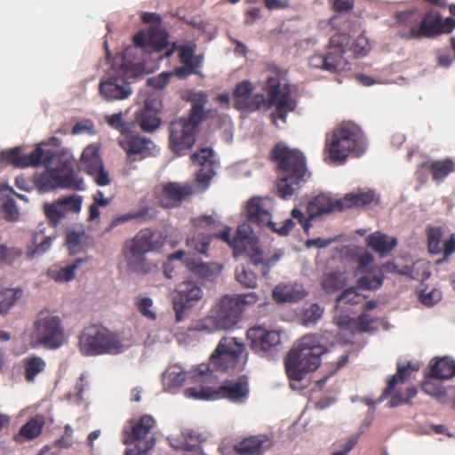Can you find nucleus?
Listing matches in <instances>:
<instances>
[{
    "instance_id": "nucleus-1",
    "label": "nucleus",
    "mask_w": 455,
    "mask_h": 455,
    "mask_svg": "<svg viewBox=\"0 0 455 455\" xmlns=\"http://www.w3.org/2000/svg\"><path fill=\"white\" fill-rule=\"evenodd\" d=\"M270 158L277 165V194L289 199L297 194L311 177L306 156L297 148H291L283 142L276 143L270 152Z\"/></svg>"
},
{
    "instance_id": "nucleus-2",
    "label": "nucleus",
    "mask_w": 455,
    "mask_h": 455,
    "mask_svg": "<svg viewBox=\"0 0 455 455\" xmlns=\"http://www.w3.org/2000/svg\"><path fill=\"white\" fill-rule=\"evenodd\" d=\"M208 100V93L204 91L190 92L188 100L191 108L188 116L171 122L169 144L174 153L181 155L194 146L200 125L208 117V111L204 109Z\"/></svg>"
},
{
    "instance_id": "nucleus-3",
    "label": "nucleus",
    "mask_w": 455,
    "mask_h": 455,
    "mask_svg": "<svg viewBox=\"0 0 455 455\" xmlns=\"http://www.w3.org/2000/svg\"><path fill=\"white\" fill-rule=\"evenodd\" d=\"M246 361L244 344L235 338L223 337L210 357V365H198L193 370L191 378L194 382H204L211 377L213 370L242 371Z\"/></svg>"
},
{
    "instance_id": "nucleus-4",
    "label": "nucleus",
    "mask_w": 455,
    "mask_h": 455,
    "mask_svg": "<svg viewBox=\"0 0 455 455\" xmlns=\"http://www.w3.org/2000/svg\"><path fill=\"white\" fill-rule=\"evenodd\" d=\"M366 149L364 133L361 128L350 122L343 123L327 136L323 154L324 160L340 164L349 155L360 156Z\"/></svg>"
},
{
    "instance_id": "nucleus-5",
    "label": "nucleus",
    "mask_w": 455,
    "mask_h": 455,
    "mask_svg": "<svg viewBox=\"0 0 455 455\" xmlns=\"http://www.w3.org/2000/svg\"><path fill=\"white\" fill-rule=\"evenodd\" d=\"M250 229L248 225L243 224L237 227L233 238L230 228H226L220 233L212 235V238H219L227 243L233 249L235 256L246 254L255 266L261 264L262 275L267 276L269 268L280 259L282 253L275 252L271 258L263 259L259 241Z\"/></svg>"
},
{
    "instance_id": "nucleus-6",
    "label": "nucleus",
    "mask_w": 455,
    "mask_h": 455,
    "mask_svg": "<svg viewBox=\"0 0 455 455\" xmlns=\"http://www.w3.org/2000/svg\"><path fill=\"white\" fill-rule=\"evenodd\" d=\"M269 72L263 90L267 93L268 104L275 107V110L270 114V118L277 126V120L286 122L288 113L296 109L297 101L292 96L291 85L283 77V70L273 67Z\"/></svg>"
},
{
    "instance_id": "nucleus-7",
    "label": "nucleus",
    "mask_w": 455,
    "mask_h": 455,
    "mask_svg": "<svg viewBox=\"0 0 455 455\" xmlns=\"http://www.w3.org/2000/svg\"><path fill=\"white\" fill-rule=\"evenodd\" d=\"M154 236L155 232L152 229L144 228L125 242L123 255L130 271L138 275H148L157 269L156 264L146 256L157 247Z\"/></svg>"
},
{
    "instance_id": "nucleus-8",
    "label": "nucleus",
    "mask_w": 455,
    "mask_h": 455,
    "mask_svg": "<svg viewBox=\"0 0 455 455\" xmlns=\"http://www.w3.org/2000/svg\"><path fill=\"white\" fill-rule=\"evenodd\" d=\"M156 420L149 414L129 419L122 429L123 443L133 448L126 449L124 455H148L155 448L156 438L151 435Z\"/></svg>"
},
{
    "instance_id": "nucleus-9",
    "label": "nucleus",
    "mask_w": 455,
    "mask_h": 455,
    "mask_svg": "<svg viewBox=\"0 0 455 455\" xmlns=\"http://www.w3.org/2000/svg\"><path fill=\"white\" fill-rule=\"evenodd\" d=\"M78 347L81 354L85 356L118 354L123 350L118 335L99 324L84 328L79 335Z\"/></svg>"
},
{
    "instance_id": "nucleus-10",
    "label": "nucleus",
    "mask_w": 455,
    "mask_h": 455,
    "mask_svg": "<svg viewBox=\"0 0 455 455\" xmlns=\"http://www.w3.org/2000/svg\"><path fill=\"white\" fill-rule=\"evenodd\" d=\"M33 347L43 346L47 349H57L66 342L65 330L60 316L49 310H41L33 322L30 333Z\"/></svg>"
},
{
    "instance_id": "nucleus-11",
    "label": "nucleus",
    "mask_w": 455,
    "mask_h": 455,
    "mask_svg": "<svg viewBox=\"0 0 455 455\" xmlns=\"http://www.w3.org/2000/svg\"><path fill=\"white\" fill-rule=\"evenodd\" d=\"M241 308L231 296L225 295L213 307L208 316L195 323L193 330L213 332L217 330H231L239 322Z\"/></svg>"
},
{
    "instance_id": "nucleus-12",
    "label": "nucleus",
    "mask_w": 455,
    "mask_h": 455,
    "mask_svg": "<svg viewBox=\"0 0 455 455\" xmlns=\"http://www.w3.org/2000/svg\"><path fill=\"white\" fill-rule=\"evenodd\" d=\"M132 49H126L122 64L118 68H112L100 83V92L108 100H122L127 99L132 90L128 77L134 75L135 65L130 63L126 57Z\"/></svg>"
},
{
    "instance_id": "nucleus-13",
    "label": "nucleus",
    "mask_w": 455,
    "mask_h": 455,
    "mask_svg": "<svg viewBox=\"0 0 455 455\" xmlns=\"http://www.w3.org/2000/svg\"><path fill=\"white\" fill-rule=\"evenodd\" d=\"M273 201L269 198L252 197L246 204V219L249 224L259 228H268L279 235H287L294 227L291 219L285 220L280 228L272 221Z\"/></svg>"
},
{
    "instance_id": "nucleus-14",
    "label": "nucleus",
    "mask_w": 455,
    "mask_h": 455,
    "mask_svg": "<svg viewBox=\"0 0 455 455\" xmlns=\"http://www.w3.org/2000/svg\"><path fill=\"white\" fill-rule=\"evenodd\" d=\"M249 394L248 380L245 376H241L237 379L225 381L222 385L213 389L212 387H189L186 389V395L202 400L228 399L235 403H243Z\"/></svg>"
},
{
    "instance_id": "nucleus-15",
    "label": "nucleus",
    "mask_w": 455,
    "mask_h": 455,
    "mask_svg": "<svg viewBox=\"0 0 455 455\" xmlns=\"http://www.w3.org/2000/svg\"><path fill=\"white\" fill-rule=\"evenodd\" d=\"M349 38L345 34H335L330 38L327 54H314L308 60L310 67L321 68L331 73L346 70L348 64L345 58L346 47Z\"/></svg>"
},
{
    "instance_id": "nucleus-16",
    "label": "nucleus",
    "mask_w": 455,
    "mask_h": 455,
    "mask_svg": "<svg viewBox=\"0 0 455 455\" xmlns=\"http://www.w3.org/2000/svg\"><path fill=\"white\" fill-rule=\"evenodd\" d=\"M36 185L39 190L44 192L57 188L75 190L84 188L83 180L75 172L73 164L69 161H65L60 169H52L41 174L36 179Z\"/></svg>"
},
{
    "instance_id": "nucleus-17",
    "label": "nucleus",
    "mask_w": 455,
    "mask_h": 455,
    "mask_svg": "<svg viewBox=\"0 0 455 455\" xmlns=\"http://www.w3.org/2000/svg\"><path fill=\"white\" fill-rule=\"evenodd\" d=\"M419 370V363L408 362L406 365L397 364L396 373L388 379L387 385L382 393V398L390 396V401L388 402L389 407L411 404V399L417 395V388L414 386L408 387L405 393L402 394L395 390V387L398 384H404L411 377V373L417 372Z\"/></svg>"
},
{
    "instance_id": "nucleus-18",
    "label": "nucleus",
    "mask_w": 455,
    "mask_h": 455,
    "mask_svg": "<svg viewBox=\"0 0 455 455\" xmlns=\"http://www.w3.org/2000/svg\"><path fill=\"white\" fill-rule=\"evenodd\" d=\"M320 362L317 355L292 348L284 359L287 376L291 380L300 381L306 373L315 371Z\"/></svg>"
},
{
    "instance_id": "nucleus-19",
    "label": "nucleus",
    "mask_w": 455,
    "mask_h": 455,
    "mask_svg": "<svg viewBox=\"0 0 455 455\" xmlns=\"http://www.w3.org/2000/svg\"><path fill=\"white\" fill-rule=\"evenodd\" d=\"M320 362L317 355L292 348L284 359L287 376L291 380L300 381L306 373L315 371Z\"/></svg>"
},
{
    "instance_id": "nucleus-20",
    "label": "nucleus",
    "mask_w": 455,
    "mask_h": 455,
    "mask_svg": "<svg viewBox=\"0 0 455 455\" xmlns=\"http://www.w3.org/2000/svg\"><path fill=\"white\" fill-rule=\"evenodd\" d=\"M78 168L92 176L99 186H107L110 183L108 172L104 168V164L100 154V146L88 145L83 151Z\"/></svg>"
},
{
    "instance_id": "nucleus-21",
    "label": "nucleus",
    "mask_w": 455,
    "mask_h": 455,
    "mask_svg": "<svg viewBox=\"0 0 455 455\" xmlns=\"http://www.w3.org/2000/svg\"><path fill=\"white\" fill-rule=\"evenodd\" d=\"M204 296L203 289L193 281H185L181 283L173 298V309L176 313L177 320H181V314L188 308L194 307Z\"/></svg>"
},
{
    "instance_id": "nucleus-22",
    "label": "nucleus",
    "mask_w": 455,
    "mask_h": 455,
    "mask_svg": "<svg viewBox=\"0 0 455 455\" xmlns=\"http://www.w3.org/2000/svg\"><path fill=\"white\" fill-rule=\"evenodd\" d=\"M246 335L251 348L256 353L275 350L282 343L279 331L267 330L262 326L250 328Z\"/></svg>"
},
{
    "instance_id": "nucleus-23",
    "label": "nucleus",
    "mask_w": 455,
    "mask_h": 455,
    "mask_svg": "<svg viewBox=\"0 0 455 455\" xmlns=\"http://www.w3.org/2000/svg\"><path fill=\"white\" fill-rule=\"evenodd\" d=\"M44 155L45 151L41 147H37L28 155L22 154L21 148L16 147L2 151L1 158L14 167L25 168L48 163L51 157L49 156L44 157Z\"/></svg>"
},
{
    "instance_id": "nucleus-24",
    "label": "nucleus",
    "mask_w": 455,
    "mask_h": 455,
    "mask_svg": "<svg viewBox=\"0 0 455 455\" xmlns=\"http://www.w3.org/2000/svg\"><path fill=\"white\" fill-rule=\"evenodd\" d=\"M373 262V257L370 253L363 254L358 259L357 273L365 272L369 267V274L361 276L357 280V288L363 291L379 289L384 280L381 268L370 267Z\"/></svg>"
},
{
    "instance_id": "nucleus-25",
    "label": "nucleus",
    "mask_w": 455,
    "mask_h": 455,
    "mask_svg": "<svg viewBox=\"0 0 455 455\" xmlns=\"http://www.w3.org/2000/svg\"><path fill=\"white\" fill-rule=\"evenodd\" d=\"M455 28V20L442 16L436 11L431 10L424 14L420 21V33L423 37H433L443 33H451Z\"/></svg>"
},
{
    "instance_id": "nucleus-26",
    "label": "nucleus",
    "mask_w": 455,
    "mask_h": 455,
    "mask_svg": "<svg viewBox=\"0 0 455 455\" xmlns=\"http://www.w3.org/2000/svg\"><path fill=\"white\" fill-rule=\"evenodd\" d=\"M254 87L247 80L238 83L234 91V107L238 110H257L260 108L265 101L262 94H256L252 97Z\"/></svg>"
},
{
    "instance_id": "nucleus-27",
    "label": "nucleus",
    "mask_w": 455,
    "mask_h": 455,
    "mask_svg": "<svg viewBox=\"0 0 455 455\" xmlns=\"http://www.w3.org/2000/svg\"><path fill=\"white\" fill-rule=\"evenodd\" d=\"M443 230L441 227H427V249L434 255L443 254V260L455 253V234H451L443 243Z\"/></svg>"
},
{
    "instance_id": "nucleus-28",
    "label": "nucleus",
    "mask_w": 455,
    "mask_h": 455,
    "mask_svg": "<svg viewBox=\"0 0 455 455\" xmlns=\"http://www.w3.org/2000/svg\"><path fill=\"white\" fill-rule=\"evenodd\" d=\"M191 160L200 165L196 173V180L203 190H205L211 180L215 175L214 172V152L210 148H201L191 156Z\"/></svg>"
},
{
    "instance_id": "nucleus-29",
    "label": "nucleus",
    "mask_w": 455,
    "mask_h": 455,
    "mask_svg": "<svg viewBox=\"0 0 455 455\" xmlns=\"http://www.w3.org/2000/svg\"><path fill=\"white\" fill-rule=\"evenodd\" d=\"M399 27L397 35L402 39L411 40L422 38L420 33L419 14L416 11H404L395 13Z\"/></svg>"
},
{
    "instance_id": "nucleus-30",
    "label": "nucleus",
    "mask_w": 455,
    "mask_h": 455,
    "mask_svg": "<svg viewBox=\"0 0 455 455\" xmlns=\"http://www.w3.org/2000/svg\"><path fill=\"white\" fill-rule=\"evenodd\" d=\"M193 192V187L190 184L181 185L176 182H170L163 188L160 195V204L164 208L179 206Z\"/></svg>"
},
{
    "instance_id": "nucleus-31",
    "label": "nucleus",
    "mask_w": 455,
    "mask_h": 455,
    "mask_svg": "<svg viewBox=\"0 0 455 455\" xmlns=\"http://www.w3.org/2000/svg\"><path fill=\"white\" fill-rule=\"evenodd\" d=\"M185 265L188 271L202 281L212 282L221 273L222 266L216 262H203L199 259L187 257Z\"/></svg>"
},
{
    "instance_id": "nucleus-32",
    "label": "nucleus",
    "mask_w": 455,
    "mask_h": 455,
    "mask_svg": "<svg viewBox=\"0 0 455 455\" xmlns=\"http://www.w3.org/2000/svg\"><path fill=\"white\" fill-rule=\"evenodd\" d=\"M343 211L341 199L332 200L330 196L321 194L313 197L307 205V213L310 218H317L335 212Z\"/></svg>"
},
{
    "instance_id": "nucleus-33",
    "label": "nucleus",
    "mask_w": 455,
    "mask_h": 455,
    "mask_svg": "<svg viewBox=\"0 0 455 455\" xmlns=\"http://www.w3.org/2000/svg\"><path fill=\"white\" fill-rule=\"evenodd\" d=\"M272 445L271 440L266 435H253L243 439L235 445L237 455H263Z\"/></svg>"
},
{
    "instance_id": "nucleus-34",
    "label": "nucleus",
    "mask_w": 455,
    "mask_h": 455,
    "mask_svg": "<svg viewBox=\"0 0 455 455\" xmlns=\"http://www.w3.org/2000/svg\"><path fill=\"white\" fill-rule=\"evenodd\" d=\"M307 295V291L301 283H280L276 285L272 297L277 303L297 302Z\"/></svg>"
},
{
    "instance_id": "nucleus-35",
    "label": "nucleus",
    "mask_w": 455,
    "mask_h": 455,
    "mask_svg": "<svg viewBox=\"0 0 455 455\" xmlns=\"http://www.w3.org/2000/svg\"><path fill=\"white\" fill-rule=\"evenodd\" d=\"M154 104L153 100H147L143 108L136 113L135 122L144 132H154L161 124L158 109L154 107Z\"/></svg>"
},
{
    "instance_id": "nucleus-36",
    "label": "nucleus",
    "mask_w": 455,
    "mask_h": 455,
    "mask_svg": "<svg viewBox=\"0 0 455 455\" xmlns=\"http://www.w3.org/2000/svg\"><path fill=\"white\" fill-rule=\"evenodd\" d=\"M87 260V258L77 259L75 262L67 266L54 264L48 268L47 276L59 283L70 282L76 277V270Z\"/></svg>"
},
{
    "instance_id": "nucleus-37",
    "label": "nucleus",
    "mask_w": 455,
    "mask_h": 455,
    "mask_svg": "<svg viewBox=\"0 0 455 455\" xmlns=\"http://www.w3.org/2000/svg\"><path fill=\"white\" fill-rule=\"evenodd\" d=\"M44 424V417L41 414L36 415L20 427L19 433L13 436V440L22 443L36 439L42 434Z\"/></svg>"
},
{
    "instance_id": "nucleus-38",
    "label": "nucleus",
    "mask_w": 455,
    "mask_h": 455,
    "mask_svg": "<svg viewBox=\"0 0 455 455\" xmlns=\"http://www.w3.org/2000/svg\"><path fill=\"white\" fill-rule=\"evenodd\" d=\"M419 168L429 171L433 180L439 182L455 171V162L448 157L442 160L424 162L419 165Z\"/></svg>"
},
{
    "instance_id": "nucleus-39",
    "label": "nucleus",
    "mask_w": 455,
    "mask_h": 455,
    "mask_svg": "<svg viewBox=\"0 0 455 455\" xmlns=\"http://www.w3.org/2000/svg\"><path fill=\"white\" fill-rule=\"evenodd\" d=\"M153 142L150 140L142 138L139 135L125 134L120 140V145L126 151L129 157L133 155H142L150 150V145Z\"/></svg>"
},
{
    "instance_id": "nucleus-40",
    "label": "nucleus",
    "mask_w": 455,
    "mask_h": 455,
    "mask_svg": "<svg viewBox=\"0 0 455 455\" xmlns=\"http://www.w3.org/2000/svg\"><path fill=\"white\" fill-rule=\"evenodd\" d=\"M368 246L381 256L387 255L396 245V239L380 232H375L367 238Z\"/></svg>"
},
{
    "instance_id": "nucleus-41",
    "label": "nucleus",
    "mask_w": 455,
    "mask_h": 455,
    "mask_svg": "<svg viewBox=\"0 0 455 455\" xmlns=\"http://www.w3.org/2000/svg\"><path fill=\"white\" fill-rule=\"evenodd\" d=\"M375 194L371 190L363 191L357 190L356 192H351L347 194L342 199V208L348 209L352 207L365 206L371 204L374 201Z\"/></svg>"
},
{
    "instance_id": "nucleus-42",
    "label": "nucleus",
    "mask_w": 455,
    "mask_h": 455,
    "mask_svg": "<svg viewBox=\"0 0 455 455\" xmlns=\"http://www.w3.org/2000/svg\"><path fill=\"white\" fill-rule=\"evenodd\" d=\"M25 379L28 382H34L36 376L43 373L46 369V362L38 355H31L23 359Z\"/></svg>"
},
{
    "instance_id": "nucleus-43",
    "label": "nucleus",
    "mask_w": 455,
    "mask_h": 455,
    "mask_svg": "<svg viewBox=\"0 0 455 455\" xmlns=\"http://www.w3.org/2000/svg\"><path fill=\"white\" fill-rule=\"evenodd\" d=\"M56 235H45L43 230L36 232L33 235L32 245L28 247L27 257L33 259L35 256L42 255L52 246Z\"/></svg>"
},
{
    "instance_id": "nucleus-44",
    "label": "nucleus",
    "mask_w": 455,
    "mask_h": 455,
    "mask_svg": "<svg viewBox=\"0 0 455 455\" xmlns=\"http://www.w3.org/2000/svg\"><path fill=\"white\" fill-rule=\"evenodd\" d=\"M455 376V362L447 357L437 360L430 366L429 378L447 379Z\"/></svg>"
},
{
    "instance_id": "nucleus-45",
    "label": "nucleus",
    "mask_w": 455,
    "mask_h": 455,
    "mask_svg": "<svg viewBox=\"0 0 455 455\" xmlns=\"http://www.w3.org/2000/svg\"><path fill=\"white\" fill-rule=\"evenodd\" d=\"M372 322L367 315H361L355 319L348 316L339 317L337 320V324L345 330L364 332L371 329Z\"/></svg>"
},
{
    "instance_id": "nucleus-46",
    "label": "nucleus",
    "mask_w": 455,
    "mask_h": 455,
    "mask_svg": "<svg viewBox=\"0 0 455 455\" xmlns=\"http://www.w3.org/2000/svg\"><path fill=\"white\" fill-rule=\"evenodd\" d=\"M347 283V277L340 272L324 274L322 278V288L327 293H332L341 290Z\"/></svg>"
},
{
    "instance_id": "nucleus-47",
    "label": "nucleus",
    "mask_w": 455,
    "mask_h": 455,
    "mask_svg": "<svg viewBox=\"0 0 455 455\" xmlns=\"http://www.w3.org/2000/svg\"><path fill=\"white\" fill-rule=\"evenodd\" d=\"M212 240V234L198 233L187 238V246L198 253L207 255Z\"/></svg>"
},
{
    "instance_id": "nucleus-48",
    "label": "nucleus",
    "mask_w": 455,
    "mask_h": 455,
    "mask_svg": "<svg viewBox=\"0 0 455 455\" xmlns=\"http://www.w3.org/2000/svg\"><path fill=\"white\" fill-rule=\"evenodd\" d=\"M292 348H297L306 353L309 352L318 356H321L323 353V347L319 345V338L315 334L304 335Z\"/></svg>"
},
{
    "instance_id": "nucleus-49",
    "label": "nucleus",
    "mask_w": 455,
    "mask_h": 455,
    "mask_svg": "<svg viewBox=\"0 0 455 455\" xmlns=\"http://www.w3.org/2000/svg\"><path fill=\"white\" fill-rule=\"evenodd\" d=\"M44 212L49 221L55 227L58 226L61 220L67 215L62 207L60 198L53 203L45 204L44 205Z\"/></svg>"
},
{
    "instance_id": "nucleus-50",
    "label": "nucleus",
    "mask_w": 455,
    "mask_h": 455,
    "mask_svg": "<svg viewBox=\"0 0 455 455\" xmlns=\"http://www.w3.org/2000/svg\"><path fill=\"white\" fill-rule=\"evenodd\" d=\"M148 42L154 51L160 52L168 45V36L157 26H151L148 30Z\"/></svg>"
},
{
    "instance_id": "nucleus-51",
    "label": "nucleus",
    "mask_w": 455,
    "mask_h": 455,
    "mask_svg": "<svg viewBox=\"0 0 455 455\" xmlns=\"http://www.w3.org/2000/svg\"><path fill=\"white\" fill-rule=\"evenodd\" d=\"M182 438L183 441L173 440V442H171V445L176 450H185L202 453L197 436L194 435L192 433L186 432L182 434Z\"/></svg>"
},
{
    "instance_id": "nucleus-52",
    "label": "nucleus",
    "mask_w": 455,
    "mask_h": 455,
    "mask_svg": "<svg viewBox=\"0 0 455 455\" xmlns=\"http://www.w3.org/2000/svg\"><path fill=\"white\" fill-rule=\"evenodd\" d=\"M422 390L439 403H446L449 401L448 395L443 387L431 379H427L422 384Z\"/></svg>"
},
{
    "instance_id": "nucleus-53",
    "label": "nucleus",
    "mask_w": 455,
    "mask_h": 455,
    "mask_svg": "<svg viewBox=\"0 0 455 455\" xmlns=\"http://www.w3.org/2000/svg\"><path fill=\"white\" fill-rule=\"evenodd\" d=\"M135 305L143 317L151 321L156 319V313L153 309L152 299L145 296H138L135 299Z\"/></svg>"
},
{
    "instance_id": "nucleus-54",
    "label": "nucleus",
    "mask_w": 455,
    "mask_h": 455,
    "mask_svg": "<svg viewBox=\"0 0 455 455\" xmlns=\"http://www.w3.org/2000/svg\"><path fill=\"white\" fill-rule=\"evenodd\" d=\"M235 279L246 288H255L257 276L253 271L246 269L243 266L235 268Z\"/></svg>"
},
{
    "instance_id": "nucleus-55",
    "label": "nucleus",
    "mask_w": 455,
    "mask_h": 455,
    "mask_svg": "<svg viewBox=\"0 0 455 455\" xmlns=\"http://www.w3.org/2000/svg\"><path fill=\"white\" fill-rule=\"evenodd\" d=\"M364 299V297L357 291V288H347L337 298V305L349 304L358 305Z\"/></svg>"
},
{
    "instance_id": "nucleus-56",
    "label": "nucleus",
    "mask_w": 455,
    "mask_h": 455,
    "mask_svg": "<svg viewBox=\"0 0 455 455\" xmlns=\"http://www.w3.org/2000/svg\"><path fill=\"white\" fill-rule=\"evenodd\" d=\"M22 256V251L16 247L0 244V267L11 265Z\"/></svg>"
},
{
    "instance_id": "nucleus-57",
    "label": "nucleus",
    "mask_w": 455,
    "mask_h": 455,
    "mask_svg": "<svg viewBox=\"0 0 455 455\" xmlns=\"http://www.w3.org/2000/svg\"><path fill=\"white\" fill-rule=\"evenodd\" d=\"M323 314V308L317 303L311 304L303 311L302 323L305 326L315 324L321 319Z\"/></svg>"
},
{
    "instance_id": "nucleus-58",
    "label": "nucleus",
    "mask_w": 455,
    "mask_h": 455,
    "mask_svg": "<svg viewBox=\"0 0 455 455\" xmlns=\"http://www.w3.org/2000/svg\"><path fill=\"white\" fill-rule=\"evenodd\" d=\"M17 291L13 289L0 291V315L7 314L10 308L16 303Z\"/></svg>"
},
{
    "instance_id": "nucleus-59",
    "label": "nucleus",
    "mask_w": 455,
    "mask_h": 455,
    "mask_svg": "<svg viewBox=\"0 0 455 455\" xmlns=\"http://www.w3.org/2000/svg\"><path fill=\"white\" fill-rule=\"evenodd\" d=\"M179 60L183 65L200 67L201 64V59L195 55V49L189 45H181L180 47Z\"/></svg>"
},
{
    "instance_id": "nucleus-60",
    "label": "nucleus",
    "mask_w": 455,
    "mask_h": 455,
    "mask_svg": "<svg viewBox=\"0 0 455 455\" xmlns=\"http://www.w3.org/2000/svg\"><path fill=\"white\" fill-rule=\"evenodd\" d=\"M106 121L108 125L121 132L122 135L128 134L131 131L132 124L125 123L123 120L122 113L113 114L106 116Z\"/></svg>"
},
{
    "instance_id": "nucleus-61",
    "label": "nucleus",
    "mask_w": 455,
    "mask_h": 455,
    "mask_svg": "<svg viewBox=\"0 0 455 455\" xmlns=\"http://www.w3.org/2000/svg\"><path fill=\"white\" fill-rule=\"evenodd\" d=\"M85 234L84 231H68L66 235V243L70 253H76L80 251L83 238Z\"/></svg>"
},
{
    "instance_id": "nucleus-62",
    "label": "nucleus",
    "mask_w": 455,
    "mask_h": 455,
    "mask_svg": "<svg viewBox=\"0 0 455 455\" xmlns=\"http://www.w3.org/2000/svg\"><path fill=\"white\" fill-rule=\"evenodd\" d=\"M186 372L177 368L168 369L164 374V379L172 387H180L186 380Z\"/></svg>"
},
{
    "instance_id": "nucleus-63",
    "label": "nucleus",
    "mask_w": 455,
    "mask_h": 455,
    "mask_svg": "<svg viewBox=\"0 0 455 455\" xmlns=\"http://www.w3.org/2000/svg\"><path fill=\"white\" fill-rule=\"evenodd\" d=\"M62 207L66 213L79 212L82 206V198L79 196H69L60 198Z\"/></svg>"
},
{
    "instance_id": "nucleus-64",
    "label": "nucleus",
    "mask_w": 455,
    "mask_h": 455,
    "mask_svg": "<svg viewBox=\"0 0 455 455\" xmlns=\"http://www.w3.org/2000/svg\"><path fill=\"white\" fill-rule=\"evenodd\" d=\"M172 72H162L156 76L148 78V84L155 89L162 90L170 83Z\"/></svg>"
}]
</instances>
